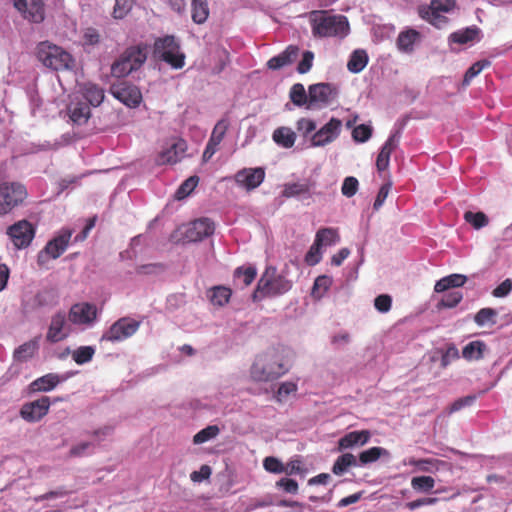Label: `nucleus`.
<instances>
[{
  "mask_svg": "<svg viewBox=\"0 0 512 512\" xmlns=\"http://www.w3.org/2000/svg\"><path fill=\"white\" fill-rule=\"evenodd\" d=\"M289 371V365L278 350H269L258 355L250 368V377L255 382H271Z\"/></svg>",
  "mask_w": 512,
  "mask_h": 512,
  "instance_id": "f257e3e1",
  "label": "nucleus"
},
{
  "mask_svg": "<svg viewBox=\"0 0 512 512\" xmlns=\"http://www.w3.org/2000/svg\"><path fill=\"white\" fill-rule=\"evenodd\" d=\"M313 34L319 37H340L348 35L350 27L343 15L326 11H313L310 15Z\"/></svg>",
  "mask_w": 512,
  "mask_h": 512,
  "instance_id": "f03ea898",
  "label": "nucleus"
},
{
  "mask_svg": "<svg viewBox=\"0 0 512 512\" xmlns=\"http://www.w3.org/2000/svg\"><path fill=\"white\" fill-rule=\"evenodd\" d=\"M292 288V281L287 279V272H278L275 267H267L258 281L253 294L254 300L276 297L287 293Z\"/></svg>",
  "mask_w": 512,
  "mask_h": 512,
  "instance_id": "7ed1b4c3",
  "label": "nucleus"
},
{
  "mask_svg": "<svg viewBox=\"0 0 512 512\" xmlns=\"http://www.w3.org/2000/svg\"><path fill=\"white\" fill-rule=\"evenodd\" d=\"M37 57L44 66L57 71L71 70L75 66V60L70 53L49 42L38 45Z\"/></svg>",
  "mask_w": 512,
  "mask_h": 512,
  "instance_id": "20e7f679",
  "label": "nucleus"
},
{
  "mask_svg": "<svg viewBox=\"0 0 512 512\" xmlns=\"http://www.w3.org/2000/svg\"><path fill=\"white\" fill-rule=\"evenodd\" d=\"M214 223L202 218L179 226L171 235L174 242H196L210 236L214 232Z\"/></svg>",
  "mask_w": 512,
  "mask_h": 512,
  "instance_id": "39448f33",
  "label": "nucleus"
},
{
  "mask_svg": "<svg viewBox=\"0 0 512 512\" xmlns=\"http://www.w3.org/2000/svg\"><path fill=\"white\" fill-rule=\"evenodd\" d=\"M154 53L156 57L175 69H180L185 64V55L180 51L179 43L173 36H165L156 40Z\"/></svg>",
  "mask_w": 512,
  "mask_h": 512,
  "instance_id": "423d86ee",
  "label": "nucleus"
},
{
  "mask_svg": "<svg viewBox=\"0 0 512 512\" xmlns=\"http://www.w3.org/2000/svg\"><path fill=\"white\" fill-rule=\"evenodd\" d=\"M71 236V230L63 229L56 237L50 240L38 253V265L42 268H48L51 260L59 258L66 251Z\"/></svg>",
  "mask_w": 512,
  "mask_h": 512,
  "instance_id": "0eeeda50",
  "label": "nucleus"
},
{
  "mask_svg": "<svg viewBox=\"0 0 512 512\" xmlns=\"http://www.w3.org/2000/svg\"><path fill=\"white\" fill-rule=\"evenodd\" d=\"M27 197L26 188L18 183L0 184V215H6Z\"/></svg>",
  "mask_w": 512,
  "mask_h": 512,
  "instance_id": "6e6552de",
  "label": "nucleus"
},
{
  "mask_svg": "<svg viewBox=\"0 0 512 512\" xmlns=\"http://www.w3.org/2000/svg\"><path fill=\"white\" fill-rule=\"evenodd\" d=\"M97 317V307L88 302H80L72 305L68 313L69 322L82 330L93 327L97 321Z\"/></svg>",
  "mask_w": 512,
  "mask_h": 512,
  "instance_id": "1a4fd4ad",
  "label": "nucleus"
},
{
  "mask_svg": "<svg viewBox=\"0 0 512 512\" xmlns=\"http://www.w3.org/2000/svg\"><path fill=\"white\" fill-rule=\"evenodd\" d=\"M187 151V143L183 139L167 140L155 158L157 165H174L180 162Z\"/></svg>",
  "mask_w": 512,
  "mask_h": 512,
  "instance_id": "9d476101",
  "label": "nucleus"
},
{
  "mask_svg": "<svg viewBox=\"0 0 512 512\" xmlns=\"http://www.w3.org/2000/svg\"><path fill=\"white\" fill-rule=\"evenodd\" d=\"M337 96V88L329 83L311 85L308 90V109L328 106L337 99Z\"/></svg>",
  "mask_w": 512,
  "mask_h": 512,
  "instance_id": "9b49d317",
  "label": "nucleus"
},
{
  "mask_svg": "<svg viewBox=\"0 0 512 512\" xmlns=\"http://www.w3.org/2000/svg\"><path fill=\"white\" fill-rule=\"evenodd\" d=\"M342 122L331 118L324 126L315 131L310 137L311 147H324L334 142L340 135Z\"/></svg>",
  "mask_w": 512,
  "mask_h": 512,
  "instance_id": "f8f14e48",
  "label": "nucleus"
},
{
  "mask_svg": "<svg viewBox=\"0 0 512 512\" xmlns=\"http://www.w3.org/2000/svg\"><path fill=\"white\" fill-rule=\"evenodd\" d=\"M7 234L17 249H23L32 242L35 229L29 221L20 220L7 229Z\"/></svg>",
  "mask_w": 512,
  "mask_h": 512,
  "instance_id": "ddd939ff",
  "label": "nucleus"
},
{
  "mask_svg": "<svg viewBox=\"0 0 512 512\" xmlns=\"http://www.w3.org/2000/svg\"><path fill=\"white\" fill-rule=\"evenodd\" d=\"M139 326L140 323L138 321L129 318H121L111 325L102 339L110 342L123 341L134 335L139 329Z\"/></svg>",
  "mask_w": 512,
  "mask_h": 512,
  "instance_id": "4468645a",
  "label": "nucleus"
},
{
  "mask_svg": "<svg viewBox=\"0 0 512 512\" xmlns=\"http://www.w3.org/2000/svg\"><path fill=\"white\" fill-rule=\"evenodd\" d=\"M111 94L128 107H137L142 100L140 90L126 82H118L111 86Z\"/></svg>",
  "mask_w": 512,
  "mask_h": 512,
  "instance_id": "2eb2a0df",
  "label": "nucleus"
},
{
  "mask_svg": "<svg viewBox=\"0 0 512 512\" xmlns=\"http://www.w3.org/2000/svg\"><path fill=\"white\" fill-rule=\"evenodd\" d=\"M14 7L28 21L40 23L45 17L43 0H13Z\"/></svg>",
  "mask_w": 512,
  "mask_h": 512,
  "instance_id": "dca6fc26",
  "label": "nucleus"
},
{
  "mask_svg": "<svg viewBox=\"0 0 512 512\" xmlns=\"http://www.w3.org/2000/svg\"><path fill=\"white\" fill-rule=\"evenodd\" d=\"M265 171L261 167L243 168L234 175L236 185L247 191L254 190L264 181Z\"/></svg>",
  "mask_w": 512,
  "mask_h": 512,
  "instance_id": "f3484780",
  "label": "nucleus"
},
{
  "mask_svg": "<svg viewBox=\"0 0 512 512\" xmlns=\"http://www.w3.org/2000/svg\"><path fill=\"white\" fill-rule=\"evenodd\" d=\"M50 405L48 397L25 403L20 410V416L27 422H38L48 413Z\"/></svg>",
  "mask_w": 512,
  "mask_h": 512,
  "instance_id": "a211bd4d",
  "label": "nucleus"
},
{
  "mask_svg": "<svg viewBox=\"0 0 512 512\" xmlns=\"http://www.w3.org/2000/svg\"><path fill=\"white\" fill-rule=\"evenodd\" d=\"M229 127L230 121L228 118H222L216 123L202 155L204 162L209 161L211 157L216 153L218 146L224 139Z\"/></svg>",
  "mask_w": 512,
  "mask_h": 512,
  "instance_id": "6ab92c4d",
  "label": "nucleus"
},
{
  "mask_svg": "<svg viewBox=\"0 0 512 512\" xmlns=\"http://www.w3.org/2000/svg\"><path fill=\"white\" fill-rule=\"evenodd\" d=\"M69 333L70 329L67 324L66 315L59 312L51 319L46 339L49 342L56 343L68 337Z\"/></svg>",
  "mask_w": 512,
  "mask_h": 512,
  "instance_id": "aec40b11",
  "label": "nucleus"
},
{
  "mask_svg": "<svg viewBox=\"0 0 512 512\" xmlns=\"http://www.w3.org/2000/svg\"><path fill=\"white\" fill-rule=\"evenodd\" d=\"M68 115L77 124L86 123L90 118V105L81 100V96L75 93L68 105Z\"/></svg>",
  "mask_w": 512,
  "mask_h": 512,
  "instance_id": "412c9836",
  "label": "nucleus"
},
{
  "mask_svg": "<svg viewBox=\"0 0 512 512\" xmlns=\"http://www.w3.org/2000/svg\"><path fill=\"white\" fill-rule=\"evenodd\" d=\"M420 33L412 28H408L399 33L396 40V47L403 54H412L415 47L420 42Z\"/></svg>",
  "mask_w": 512,
  "mask_h": 512,
  "instance_id": "4be33fe9",
  "label": "nucleus"
},
{
  "mask_svg": "<svg viewBox=\"0 0 512 512\" xmlns=\"http://www.w3.org/2000/svg\"><path fill=\"white\" fill-rule=\"evenodd\" d=\"M68 376L56 373H48L32 381L29 385L30 392H50L58 384L64 382Z\"/></svg>",
  "mask_w": 512,
  "mask_h": 512,
  "instance_id": "5701e85b",
  "label": "nucleus"
},
{
  "mask_svg": "<svg viewBox=\"0 0 512 512\" xmlns=\"http://www.w3.org/2000/svg\"><path fill=\"white\" fill-rule=\"evenodd\" d=\"M481 30L476 26L466 27L450 34L449 44H473L481 40Z\"/></svg>",
  "mask_w": 512,
  "mask_h": 512,
  "instance_id": "b1692460",
  "label": "nucleus"
},
{
  "mask_svg": "<svg viewBox=\"0 0 512 512\" xmlns=\"http://www.w3.org/2000/svg\"><path fill=\"white\" fill-rule=\"evenodd\" d=\"M90 106L97 107L104 100V90L94 83H85L77 92Z\"/></svg>",
  "mask_w": 512,
  "mask_h": 512,
  "instance_id": "393cba45",
  "label": "nucleus"
},
{
  "mask_svg": "<svg viewBox=\"0 0 512 512\" xmlns=\"http://www.w3.org/2000/svg\"><path fill=\"white\" fill-rule=\"evenodd\" d=\"M371 434L367 430L352 431L339 439V449L345 450L356 446H364L368 443Z\"/></svg>",
  "mask_w": 512,
  "mask_h": 512,
  "instance_id": "a878e982",
  "label": "nucleus"
},
{
  "mask_svg": "<svg viewBox=\"0 0 512 512\" xmlns=\"http://www.w3.org/2000/svg\"><path fill=\"white\" fill-rule=\"evenodd\" d=\"M397 145L398 137L396 134H393L387 139L377 157L376 166L379 171H384L388 168L391 153L396 149Z\"/></svg>",
  "mask_w": 512,
  "mask_h": 512,
  "instance_id": "bb28decb",
  "label": "nucleus"
},
{
  "mask_svg": "<svg viewBox=\"0 0 512 512\" xmlns=\"http://www.w3.org/2000/svg\"><path fill=\"white\" fill-rule=\"evenodd\" d=\"M272 139L278 146L290 149L294 146L297 135L290 127L282 126L273 131Z\"/></svg>",
  "mask_w": 512,
  "mask_h": 512,
  "instance_id": "cd10ccee",
  "label": "nucleus"
},
{
  "mask_svg": "<svg viewBox=\"0 0 512 512\" xmlns=\"http://www.w3.org/2000/svg\"><path fill=\"white\" fill-rule=\"evenodd\" d=\"M298 55V48L295 46H289L281 54L272 57L267 65L270 69H280L290 63H292Z\"/></svg>",
  "mask_w": 512,
  "mask_h": 512,
  "instance_id": "c85d7f7f",
  "label": "nucleus"
},
{
  "mask_svg": "<svg viewBox=\"0 0 512 512\" xmlns=\"http://www.w3.org/2000/svg\"><path fill=\"white\" fill-rule=\"evenodd\" d=\"M38 349L39 338H34L23 343L17 349H15L13 353V358L15 361L18 362H26L35 355Z\"/></svg>",
  "mask_w": 512,
  "mask_h": 512,
  "instance_id": "c756f323",
  "label": "nucleus"
},
{
  "mask_svg": "<svg viewBox=\"0 0 512 512\" xmlns=\"http://www.w3.org/2000/svg\"><path fill=\"white\" fill-rule=\"evenodd\" d=\"M314 241L322 247L336 245L340 242V235L337 228L325 227L316 232Z\"/></svg>",
  "mask_w": 512,
  "mask_h": 512,
  "instance_id": "7c9ffc66",
  "label": "nucleus"
},
{
  "mask_svg": "<svg viewBox=\"0 0 512 512\" xmlns=\"http://www.w3.org/2000/svg\"><path fill=\"white\" fill-rule=\"evenodd\" d=\"M467 281V277L463 274H451L438 280L434 286L437 293L444 292L450 288L461 287Z\"/></svg>",
  "mask_w": 512,
  "mask_h": 512,
  "instance_id": "2f4dec72",
  "label": "nucleus"
},
{
  "mask_svg": "<svg viewBox=\"0 0 512 512\" xmlns=\"http://www.w3.org/2000/svg\"><path fill=\"white\" fill-rule=\"evenodd\" d=\"M123 54L129 60L134 69L137 70L145 63L148 50L146 46L139 45L128 48Z\"/></svg>",
  "mask_w": 512,
  "mask_h": 512,
  "instance_id": "473e14b6",
  "label": "nucleus"
},
{
  "mask_svg": "<svg viewBox=\"0 0 512 512\" xmlns=\"http://www.w3.org/2000/svg\"><path fill=\"white\" fill-rule=\"evenodd\" d=\"M389 458L390 453L383 447H371L359 454V465H367L376 462L380 458Z\"/></svg>",
  "mask_w": 512,
  "mask_h": 512,
  "instance_id": "72a5a7b5",
  "label": "nucleus"
},
{
  "mask_svg": "<svg viewBox=\"0 0 512 512\" xmlns=\"http://www.w3.org/2000/svg\"><path fill=\"white\" fill-rule=\"evenodd\" d=\"M485 350L486 344L483 341H471L463 348L462 356L468 361H477L483 357Z\"/></svg>",
  "mask_w": 512,
  "mask_h": 512,
  "instance_id": "f704fd0d",
  "label": "nucleus"
},
{
  "mask_svg": "<svg viewBox=\"0 0 512 512\" xmlns=\"http://www.w3.org/2000/svg\"><path fill=\"white\" fill-rule=\"evenodd\" d=\"M256 275L257 269L253 266L239 267L234 273L235 284L245 288L254 281Z\"/></svg>",
  "mask_w": 512,
  "mask_h": 512,
  "instance_id": "c9c22d12",
  "label": "nucleus"
},
{
  "mask_svg": "<svg viewBox=\"0 0 512 512\" xmlns=\"http://www.w3.org/2000/svg\"><path fill=\"white\" fill-rule=\"evenodd\" d=\"M191 17L194 23L203 24L209 16V8L206 0H191Z\"/></svg>",
  "mask_w": 512,
  "mask_h": 512,
  "instance_id": "e433bc0d",
  "label": "nucleus"
},
{
  "mask_svg": "<svg viewBox=\"0 0 512 512\" xmlns=\"http://www.w3.org/2000/svg\"><path fill=\"white\" fill-rule=\"evenodd\" d=\"M368 63V55L366 51L358 49L355 50L347 63V68L352 73L361 72Z\"/></svg>",
  "mask_w": 512,
  "mask_h": 512,
  "instance_id": "4c0bfd02",
  "label": "nucleus"
},
{
  "mask_svg": "<svg viewBox=\"0 0 512 512\" xmlns=\"http://www.w3.org/2000/svg\"><path fill=\"white\" fill-rule=\"evenodd\" d=\"M359 463L356 457L350 453L341 455L335 461L332 471L336 475H341L348 470L350 467H356Z\"/></svg>",
  "mask_w": 512,
  "mask_h": 512,
  "instance_id": "58836bf2",
  "label": "nucleus"
},
{
  "mask_svg": "<svg viewBox=\"0 0 512 512\" xmlns=\"http://www.w3.org/2000/svg\"><path fill=\"white\" fill-rule=\"evenodd\" d=\"M332 285V279L329 276L322 275L315 279L311 291V296L314 299H321Z\"/></svg>",
  "mask_w": 512,
  "mask_h": 512,
  "instance_id": "ea45409f",
  "label": "nucleus"
},
{
  "mask_svg": "<svg viewBox=\"0 0 512 512\" xmlns=\"http://www.w3.org/2000/svg\"><path fill=\"white\" fill-rule=\"evenodd\" d=\"M134 70V67L124 54L111 67L112 75L118 78L125 77Z\"/></svg>",
  "mask_w": 512,
  "mask_h": 512,
  "instance_id": "a19ab883",
  "label": "nucleus"
},
{
  "mask_svg": "<svg viewBox=\"0 0 512 512\" xmlns=\"http://www.w3.org/2000/svg\"><path fill=\"white\" fill-rule=\"evenodd\" d=\"M420 16L437 28H442L447 23L444 13H433L432 8L422 7L419 10Z\"/></svg>",
  "mask_w": 512,
  "mask_h": 512,
  "instance_id": "79ce46f5",
  "label": "nucleus"
},
{
  "mask_svg": "<svg viewBox=\"0 0 512 512\" xmlns=\"http://www.w3.org/2000/svg\"><path fill=\"white\" fill-rule=\"evenodd\" d=\"M219 433L220 429L217 425H209L194 435L193 443L196 445L206 443L216 438Z\"/></svg>",
  "mask_w": 512,
  "mask_h": 512,
  "instance_id": "37998d69",
  "label": "nucleus"
},
{
  "mask_svg": "<svg viewBox=\"0 0 512 512\" xmlns=\"http://www.w3.org/2000/svg\"><path fill=\"white\" fill-rule=\"evenodd\" d=\"M231 297V291L230 289L226 287H214L211 290L210 300L212 304L217 306H224L228 303L229 299Z\"/></svg>",
  "mask_w": 512,
  "mask_h": 512,
  "instance_id": "c03bdc74",
  "label": "nucleus"
},
{
  "mask_svg": "<svg viewBox=\"0 0 512 512\" xmlns=\"http://www.w3.org/2000/svg\"><path fill=\"white\" fill-rule=\"evenodd\" d=\"M435 486V480L430 476L413 477L411 487L418 492H429Z\"/></svg>",
  "mask_w": 512,
  "mask_h": 512,
  "instance_id": "a18cd8bd",
  "label": "nucleus"
},
{
  "mask_svg": "<svg viewBox=\"0 0 512 512\" xmlns=\"http://www.w3.org/2000/svg\"><path fill=\"white\" fill-rule=\"evenodd\" d=\"M290 99L297 106L306 105L308 108V95L302 84H294L290 90Z\"/></svg>",
  "mask_w": 512,
  "mask_h": 512,
  "instance_id": "49530a36",
  "label": "nucleus"
},
{
  "mask_svg": "<svg viewBox=\"0 0 512 512\" xmlns=\"http://www.w3.org/2000/svg\"><path fill=\"white\" fill-rule=\"evenodd\" d=\"M94 354H95L94 347L81 346L73 352L72 357H73V360L77 364L82 365V364L89 362L93 358Z\"/></svg>",
  "mask_w": 512,
  "mask_h": 512,
  "instance_id": "de8ad7c7",
  "label": "nucleus"
},
{
  "mask_svg": "<svg viewBox=\"0 0 512 512\" xmlns=\"http://www.w3.org/2000/svg\"><path fill=\"white\" fill-rule=\"evenodd\" d=\"M497 312L492 308L480 309L475 317L474 321L478 326H485L487 324H494Z\"/></svg>",
  "mask_w": 512,
  "mask_h": 512,
  "instance_id": "09e8293b",
  "label": "nucleus"
},
{
  "mask_svg": "<svg viewBox=\"0 0 512 512\" xmlns=\"http://www.w3.org/2000/svg\"><path fill=\"white\" fill-rule=\"evenodd\" d=\"M263 468L271 474H284V463L277 457L267 456L263 459Z\"/></svg>",
  "mask_w": 512,
  "mask_h": 512,
  "instance_id": "8fccbe9b",
  "label": "nucleus"
},
{
  "mask_svg": "<svg viewBox=\"0 0 512 512\" xmlns=\"http://www.w3.org/2000/svg\"><path fill=\"white\" fill-rule=\"evenodd\" d=\"M307 472V469L304 467L302 461L299 458H293L287 463H284V474L288 476L301 475L304 477Z\"/></svg>",
  "mask_w": 512,
  "mask_h": 512,
  "instance_id": "3c124183",
  "label": "nucleus"
},
{
  "mask_svg": "<svg viewBox=\"0 0 512 512\" xmlns=\"http://www.w3.org/2000/svg\"><path fill=\"white\" fill-rule=\"evenodd\" d=\"M309 192V185L306 183H289L284 186V190L282 192L283 196L290 198L296 197L303 194H307Z\"/></svg>",
  "mask_w": 512,
  "mask_h": 512,
  "instance_id": "603ef678",
  "label": "nucleus"
},
{
  "mask_svg": "<svg viewBox=\"0 0 512 512\" xmlns=\"http://www.w3.org/2000/svg\"><path fill=\"white\" fill-rule=\"evenodd\" d=\"M490 66V62L488 60H481L475 62L465 73L463 79V85L467 86L470 84L471 80L475 78L478 74H480L486 67Z\"/></svg>",
  "mask_w": 512,
  "mask_h": 512,
  "instance_id": "864d4df0",
  "label": "nucleus"
},
{
  "mask_svg": "<svg viewBox=\"0 0 512 512\" xmlns=\"http://www.w3.org/2000/svg\"><path fill=\"white\" fill-rule=\"evenodd\" d=\"M198 184V177L192 176L188 179H186L180 187L177 189L175 193V197L178 200H181L185 197H187L197 186Z\"/></svg>",
  "mask_w": 512,
  "mask_h": 512,
  "instance_id": "5fc2aeb1",
  "label": "nucleus"
},
{
  "mask_svg": "<svg viewBox=\"0 0 512 512\" xmlns=\"http://www.w3.org/2000/svg\"><path fill=\"white\" fill-rule=\"evenodd\" d=\"M466 222L471 224L475 229H480L488 224L487 216L482 212H471L468 211L464 214Z\"/></svg>",
  "mask_w": 512,
  "mask_h": 512,
  "instance_id": "6e6d98bb",
  "label": "nucleus"
},
{
  "mask_svg": "<svg viewBox=\"0 0 512 512\" xmlns=\"http://www.w3.org/2000/svg\"><path fill=\"white\" fill-rule=\"evenodd\" d=\"M455 0H432L430 8L433 13H449L455 9Z\"/></svg>",
  "mask_w": 512,
  "mask_h": 512,
  "instance_id": "4d7b16f0",
  "label": "nucleus"
},
{
  "mask_svg": "<svg viewBox=\"0 0 512 512\" xmlns=\"http://www.w3.org/2000/svg\"><path fill=\"white\" fill-rule=\"evenodd\" d=\"M372 127L365 124L356 126L352 131V137L356 142L364 143L370 139Z\"/></svg>",
  "mask_w": 512,
  "mask_h": 512,
  "instance_id": "13d9d810",
  "label": "nucleus"
},
{
  "mask_svg": "<svg viewBox=\"0 0 512 512\" xmlns=\"http://www.w3.org/2000/svg\"><path fill=\"white\" fill-rule=\"evenodd\" d=\"M297 384L292 381H285L280 384L277 391V399L279 401H285L289 396L294 395L297 392Z\"/></svg>",
  "mask_w": 512,
  "mask_h": 512,
  "instance_id": "bf43d9fd",
  "label": "nucleus"
},
{
  "mask_svg": "<svg viewBox=\"0 0 512 512\" xmlns=\"http://www.w3.org/2000/svg\"><path fill=\"white\" fill-rule=\"evenodd\" d=\"M94 450V442L82 441L70 449V455L75 457L85 456Z\"/></svg>",
  "mask_w": 512,
  "mask_h": 512,
  "instance_id": "052dcab7",
  "label": "nucleus"
},
{
  "mask_svg": "<svg viewBox=\"0 0 512 512\" xmlns=\"http://www.w3.org/2000/svg\"><path fill=\"white\" fill-rule=\"evenodd\" d=\"M359 182L355 177H346L343 181L341 192L344 196L350 198L358 191Z\"/></svg>",
  "mask_w": 512,
  "mask_h": 512,
  "instance_id": "680f3d73",
  "label": "nucleus"
},
{
  "mask_svg": "<svg viewBox=\"0 0 512 512\" xmlns=\"http://www.w3.org/2000/svg\"><path fill=\"white\" fill-rule=\"evenodd\" d=\"M297 130L302 134L303 137H307L316 129V122L310 118H300L296 122Z\"/></svg>",
  "mask_w": 512,
  "mask_h": 512,
  "instance_id": "e2e57ef3",
  "label": "nucleus"
},
{
  "mask_svg": "<svg viewBox=\"0 0 512 512\" xmlns=\"http://www.w3.org/2000/svg\"><path fill=\"white\" fill-rule=\"evenodd\" d=\"M322 246L317 244L316 241L312 244L309 251L305 256V260L309 265H316L322 259Z\"/></svg>",
  "mask_w": 512,
  "mask_h": 512,
  "instance_id": "0e129e2a",
  "label": "nucleus"
},
{
  "mask_svg": "<svg viewBox=\"0 0 512 512\" xmlns=\"http://www.w3.org/2000/svg\"><path fill=\"white\" fill-rule=\"evenodd\" d=\"M275 486L277 488L283 489L286 493L289 494H297L299 489L298 483L294 479L287 477L279 479L275 483Z\"/></svg>",
  "mask_w": 512,
  "mask_h": 512,
  "instance_id": "69168bd1",
  "label": "nucleus"
},
{
  "mask_svg": "<svg viewBox=\"0 0 512 512\" xmlns=\"http://www.w3.org/2000/svg\"><path fill=\"white\" fill-rule=\"evenodd\" d=\"M392 306V298L387 294H381L374 300V307L380 313H387Z\"/></svg>",
  "mask_w": 512,
  "mask_h": 512,
  "instance_id": "338daca9",
  "label": "nucleus"
},
{
  "mask_svg": "<svg viewBox=\"0 0 512 512\" xmlns=\"http://www.w3.org/2000/svg\"><path fill=\"white\" fill-rule=\"evenodd\" d=\"M131 9V4L128 0H115L113 9V17L115 19L124 18Z\"/></svg>",
  "mask_w": 512,
  "mask_h": 512,
  "instance_id": "774afa93",
  "label": "nucleus"
}]
</instances>
